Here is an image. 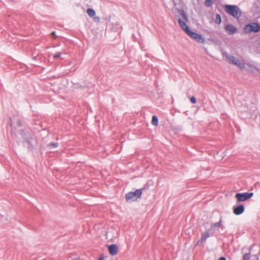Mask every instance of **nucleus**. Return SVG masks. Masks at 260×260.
<instances>
[{"label": "nucleus", "mask_w": 260, "mask_h": 260, "mask_svg": "<svg viewBox=\"0 0 260 260\" xmlns=\"http://www.w3.org/2000/svg\"><path fill=\"white\" fill-rule=\"evenodd\" d=\"M224 7L225 11L228 14L238 20L242 15V12L240 9L236 5H225Z\"/></svg>", "instance_id": "1"}, {"label": "nucleus", "mask_w": 260, "mask_h": 260, "mask_svg": "<svg viewBox=\"0 0 260 260\" xmlns=\"http://www.w3.org/2000/svg\"><path fill=\"white\" fill-rule=\"evenodd\" d=\"M260 31V24L256 22H250L246 24L243 28L244 34L256 33Z\"/></svg>", "instance_id": "2"}, {"label": "nucleus", "mask_w": 260, "mask_h": 260, "mask_svg": "<svg viewBox=\"0 0 260 260\" xmlns=\"http://www.w3.org/2000/svg\"><path fill=\"white\" fill-rule=\"evenodd\" d=\"M141 189H136L135 191L129 192L125 194V199L128 202H132L140 199L142 195Z\"/></svg>", "instance_id": "3"}, {"label": "nucleus", "mask_w": 260, "mask_h": 260, "mask_svg": "<svg viewBox=\"0 0 260 260\" xmlns=\"http://www.w3.org/2000/svg\"><path fill=\"white\" fill-rule=\"evenodd\" d=\"M180 14L182 16L183 19L184 21L182 20L181 19H178V23L182 28V30H184L186 33L188 32V30H189L188 27L186 24L185 21H188V17L183 10H181Z\"/></svg>", "instance_id": "4"}, {"label": "nucleus", "mask_w": 260, "mask_h": 260, "mask_svg": "<svg viewBox=\"0 0 260 260\" xmlns=\"http://www.w3.org/2000/svg\"><path fill=\"white\" fill-rule=\"evenodd\" d=\"M253 196V192H244V193H237L235 195V198L237 199V202H244Z\"/></svg>", "instance_id": "5"}, {"label": "nucleus", "mask_w": 260, "mask_h": 260, "mask_svg": "<svg viewBox=\"0 0 260 260\" xmlns=\"http://www.w3.org/2000/svg\"><path fill=\"white\" fill-rule=\"evenodd\" d=\"M187 34L192 39L196 40L199 43H203L204 42V39L202 36L198 33L192 32L190 30H188Z\"/></svg>", "instance_id": "6"}, {"label": "nucleus", "mask_w": 260, "mask_h": 260, "mask_svg": "<svg viewBox=\"0 0 260 260\" xmlns=\"http://www.w3.org/2000/svg\"><path fill=\"white\" fill-rule=\"evenodd\" d=\"M225 31L229 35H233L237 31V28L232 24H227L224 27Z\"/></svg>", "instance_id": "7"}, {"label": "nucleus", "mask_w": 260, "mask_h": 260, "mask_svg": "<svg viewBox=\"0 0 260 260\" xmlns=\"http://www.w3.org/2000/svg\"><path fill=\"white\" fill-rule=\"evenodd\" d=\"M244 210L245 207L243 205H240L237 206L233 207V213L236 215L241 214L244 212Z\"/></svg>", "instance_id": "8"}, {"label": "nucleus", "mask_w": 260, "mask_h": 260, "mask_svg": "<svg viewBox=\"0 0 260 260\" xmlns=\"http://www.w3.org/2000/svg\"><path fill=\"white\" fill-rule=\"evenodd\" d=\"M224 55L225 56L226 59H228V61L233 64H236L237 63V61L239 60V59H237L235 56L233 55H230L226 53H225Z\"/></svg>", "instance_id": "9"}, {"label": "nucleus", "mask_w": 260, "mask_h": 260, "mask_svg": "<svg viewBox=\"0 0 260 260\" xmlns=\"http://www.w3.org/2000/svg\"><path fill=\"white\" fill-rule=\"evenodd\" d=\"M109 253L112 255H115L118 253V246L115 244H112L109 246Z\"/></svg>", "instance_id": "10"}, {"label": "nucleus", "mask_w": 260, "mask_h": 260, "mask_svg": "<svg viewBox=\"0 0 260 260\" xmlns=\"http://www.w3.org/2000/svg\"><path fill=\"white\" fill-rule=\"evenodd\" d=\"M209 236L210 235L208 231H206L204 233H203L201 235V238L197 242V244H199L200 243H202L205 242Z\"/></svg>", "instance_id": "11"}, {"label": "nucleus", "mask_w": 260, "mask_h": 260, "mask_svg": "<svg viewBox=\"0 0 260 260\" xmlns=\"http://www.w3.org/2000/svg\"><path fill=\"white\" fill-rule=\"evenodd\" d=\"M86 12L90 17H93L95 15V11L91 8L88 9Z\"/></svg>", "instance_id": "12"}, {"label": "nucleus", "mask_w": 260, "mask_h": 260, "mask_svg": "<svg viewBox=\"0 0 260 260\" xmlns=\"http://www.w3.org/2000/svg\"><path fill=\"white\" fill-rule=\"evenodd\" d=\"M235 65L241 70H243L245 68V63L243 61H240L239 60Z\"/></svg>", "instance_id": "13"}, {"label": "nucleus", "mask_w": 260, "mask_h": 260, "mask_svg": "<svg viewBox=\"0 0 260 260\" xmlns=\"http://www.w3.org/2000/svg\"><path fill=\"white\" fill-rule=\"evenodd\" d=\"M222 221V217H220L219 221L217 222H215L211 225V228L213 229H215L216 228H219L221 226Z\"/></svg>", "instance_id": "14"}, {"label": "nucleus", "mask_w": 260, "mask_h": 260, "mask_svg": "<svg viewBox=\"0 0 260 260\" xmlns=\"http://www.w3.org/2000/svg\"><path fill=\"white\" fill-rule=\"evenodd\" d=\"M151 123L154 126H157L158 125V118L157 116L154 115L152 116Z\"/></svg>", "instance_id": "15"}, {"label": "nucleus", "mask_w": 260, "mask_h": 260, "mask_svg": "<svg viewBox=\"0 0 260 260\" xmlns=\"http://www.w3.org/2000/svg\"><path fill=\"white\" fill-rule=\"evenodd\" d=\"M215 23L218 24H219L221 23V16L219 14H217L216 15V18H215Z\"/></svg>", "instance_id": "16"}, {"label": "nucleus", "mask_w": 260, "mask_h": 260, "mask_svg": "<svg viewBox=\"0 0 260 260\" xmlns=\"http://www.w3.org/2000/svg\"><path fill=\"white\" fill-rule=\"evenodd\" d=\"M204 4L207 7H211L213 4L212 0H205Z\"/></svg>", "instance_id": "17"}, {"label": "nucleus", "mask_w": 260, "mask_h": 260, "mask_svg": "<svg viewBox=\"0 0 260 260\" xmlns=\"http://www.w3.org/2000/svg\"><path fill=\"white\" fill-rule=\"evenodd\" d=\"M248 71L252 73H255V72L258 71V69L255 65H253Z\"/></svg>", "instance_id": "18"}, {"label": "nucleus", "mask_w": 260, "mask_h": 260, "mask_svg": "<svg viewBox=\"0 0 260 260\" xmlns=\"http://www.w3.org/2000/svg\"><path fill=\"white\" fill-rule=\"evenodd\" d=\"M249 258H250V254L246 253L243 255L242 260H249Z\"/></svg>", "instance_id": "19"}, {"label": "nucleus", "mask_w": 260, "mask_h": 260, "mask_svg": "<svg viewBox=\"0 0 260 260\" xmlns=\"http://www.w3.org/2000/svg\"><path fill=\"white\" fill-rule=\"evenodd\" d=\"M254 64L251 63H245V68H247V70H249V69H251L252 68V66H253Z\"/></svg>", "instance_id": "20"}, {"label": "nucleus", "mask_w": 260, "mask_h": 260, "mask_svg": "<svg viewBox=\"0 0 260 260\" xmlns=\"http://www.w3.org/2000/svg\"><path fill=\"white\" fill-rule=\"evenodd\" d=\"M61 54V52H56L53 55V58L54 59H57V58L59 57Z\"/></svg>", "instance_id": "21"}, {"label": "nucleus", "mask_w": 260, "mask_h": 260, "mask_svg": "<svg viewBox=\"0 0 260 260\" xmlns=\"http://www.w3.org/2000/svg\"><path fill=\"white\" fill-rule=\"evenodd\" d=\"M50 147H52L53 148L57 147L58 146V143H50L49 144Z\"/></svg>", "instance_id": "22"}, {"label": "nucleus", "mask_w": 260, "mask_h": 260, "mask_svg": "<svg viewBox=\"0 0 260 260\" xmlns=\"http://www.w3.org/2000/svg\"><path fill=\"white\" fill-rule=\"evenodd\" d=\"M93 19L95 22H99L100 21V18L98 16H95V15L93 17Z\"/></svg>", "instance_id": "23"}, {"label": "nucleus", "mask_w": 260, "mask_h": 260, "mask_svg": "<svg viewBox=\"0 0 260 260\" xmlns=\"http://www.w3.org/2000/svg\"><path fill=\"white\" fill-rule=\"evenodd\" d=\"M190 102L193 103V104H195L197 102V100L196 99V98L194 96H192L191 98H190Z\"/></svg>", "instance_id": "24"}, {"label": "nucleus", "mask_w": 260, "mask_h": 260, "mask_svg": "<svg viewBox=\"0 0 260 260\" xmlns=\"http://www.w3.org/2000/svg\"><path fill=\"white\" fill-rule=\"evenodd\" d=\"M17 125L19 126H22V123L20 121H18V122H17Z\"/></svg>", "instance_id": "25"}, {"label": "nucleus", "mask_w": 260, "mask_h": 260, "mask_svg": "<svg viewBox=\"0 0 260 260\" xmlns=\"http://www.w3.org/2000/svg\"><path fill=\"white\" fill-rule=\"evenodd\" d=\"M218 260H226V258L224 257H221Z\"/></svg>", "instance_id": "26"}, {"label": "nucleus", "mask_w": 260, "mask_h": 260, "mask_svg": "<svg viewBox=\"0 0 260 260\" xmlns=\"http://www.w3.org/2000/svg\"><path fill=\"white\" fill-rule=\"evenodd\" d=\"M51 36H53V37H55V31H53V32L51 33Z\"/></svg>", "instance_id": "27"}, {"label": "nucleus", "mask_w": 260, "mask_h": 260, "mask_svg": "<svg viewBox=\"0 0 260 260\" xmlns=\"http://www.w3.org/2000/svg\"><path fill=\"white\" fill-rule=\"evenodd\" d=\"M98 260H104V258L103 257H100Z\"/></svg>", "instance_id": "28"}]
</instances>
